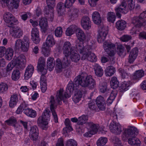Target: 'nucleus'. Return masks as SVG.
<instances>
[{
  "instance_id": "obj_1",
  "label": "nucleus",
  "mask_w": 146,
  "mask_h": 146,
  "mask_svg": "<svg viewBox=\"0 0 146 146\" xmlns=\"http://www.w3.org/2000/svg\"><path fill=\"white\" fill-rule=\"evenodd\" d=\"M73 86L72 83H69L66 88V91L64 93L63 89L61 88L57 92L56 99H55L52 96H51L49 98L50 110L55 123L58 122V119L55 110L58 104H61L62 100H64L65 98H68L70 97V93L73 90Z\"/></svg>"
},
{
  "instance_id": "obj_2",
  "label": "nucleus",
  "mask_w": 146,
  "mask_h": 146,
  "mask_svg": "<svg viewBox=\"0 0 146 146\" xmlns=\"http://www.w3.org/2000/svg\"><path fill=\"white\" fill-rule=\"evenodd\" d=\"M138 132L136 128L130 127L124 130L122 135V139L126 141L128 139V142L132 146H140L141 142L139 139L135 137Z\"/></svg>"
},
{
  "instance_id": "obj_3",
  "label": "nucleus",
  "mask_w": 146,
  "mask_h": 146,
  "mask_svg": "<svg viewBox=\"0 0 146 146\" xmlns=\"http://www.w3.org/2000/svg\"><path fill=\"white\" fill-rule=\"evenodd\" d=\"M75 85L77 87L80 85L83 87H88L90 89L95 88L96 86L95 81L91 76H87L86 74L82 73L74 79Z\"/></svg>"
},
{
  "instance_id": "obj_4",
  "label": "nucleus",
  "mask_w": 146,
  "mask_h": 146,
  "mask_svg": "<svg viewBox=\"0 0 146 146\" xmlns=\"http://www.w3.org/2000/svg\"><path fill=\"white\" fill-rule=\"evenodd\" d=\"M45 64V58L44 57H40L38 59L37 68L38 72L42 74L40 83L41 90L43 93L45 92L47 88L46 78L45 76L47 72Z\"/></svg>"
},
{
  "instance_id": "obj_5",
  "label": "nucleus",
  "mask_w": 146,
  "mask_h": 146,
  "mask_svg": "<svg viewBox=\"0 0 146 146\" xmlns=\"http://www.w3.org/2000/svg\"><path fill=\"white\" fill-rule=\"evenodd\" d=\"M83 44L82 43L77 46L78 50L80 54H82V59L88 60L91 62H96L97 61V58L95 54L91 52L92 46L87 44L84 46Z\"/></svg>"
},
{
  "instance_id": "obj_6",
  "label": "nucleus",
  "mask_w": 146,
  "mask_h": 146,
  "mask_svg": "<svg viewBox=\"0 0 146 146\" xmlns=\"http://www.w3.org/2000/svg\"><path fill=\"white\" fill-rule=\"evenodd\" d=\"M26 62L25 56L21 54L17 57L15 56L13 60L7 65L6 68V71L8 72L11 71L14 67L21 68L24 66Z\"/></svg>"
},
{
  "instance_id": "obj_7",
  "label": "nucleus",
  "mask_w": 146,
  "mask_h": 146,
  "mask_svg": "<svg viewBox=\"0 0 146 146\" xmlns=\"http://www.w3.org/2000/svg\"><path fill=\"white\" fill-rule=\"evenodd\" d=\"M144 18H146V11L141 13L139 17H135L132 18L131 23L134 26L130 31V33L131 35L136 34L137 31H139V28L144 25L142 22Z\"/></svg>"
},
{
  "instance_id": "obj_8",
  "label": "nucleus",
  "mask_w": 146,
  "mask_h": 146,
  "mask_svg": "<svg viewBox=\"0 0 146 146\" xmlns=\"http://www.w3.org/2000/svg\"><path fill=\"white\" fill-rule=\"evenodd\" d=\"M55 41L53 36L49 35L45 42H44L41 48L42 52L45 56H48L50 54L51 48L55 44Z\"/></svg>"
},
{
  "instance_id": "obj_9",
  "label": "nucleus",
  "mask_w": 146,
  "mask_h": 146,
  "mask_svg": "<svg viewBox=\"0 0 146 146\" xmlns=\"http://www.w3.org/2000/svg\"><path fill=\"white\" fill-rule=\"evenodd\" d=\"M72 48H73V50L75 49L74 47L71 46L70 42L67 41L64 42L62 46L63 53L64 55L63 58V61L66 65L68 66L70 64L69 57Z\"/></svg>"
},
{
  "instance_id": "obj_10",
  "label": "nucleus",
  "mask_w": 146,
  "mask_h": 146,
  "mask_svg": "<svg viewBox=\"0 0 146 146\" xmlns=\"http://www.w3.org/2000/svg\"><path fill=\"white\" fill-rule=\"evenodd\" d=\"M50 113L49 111L45 110L44 111L42 116L38 119V125L43 129H46L48 127V122L50 120Z\"/></svg>"
},
{
  "instance_id": "obj_11",
  "label": "nucleus",
  "mask_w": 146,
  "mask_h": 146,
  "mask_svg": "<svg viewBox=\"0 0 146 146\" xmlns=\"http://www.w3.org/2000/svg\"><path fill=\"white\" fill-rule=\"evenodd\" d=\"M47 8L44 9V15L48 19L52 21L54 17V7L55 6V0H46Z\"/></svg>"
},
{
  "instance_id": "obj_12",
  "label": "nucleus",
  "mask_w": 146,
  "mask_h": 146,
  "mask_svg": "<svg viewBox=\"0 0 146 146\" xmlns=\"http://www.w3.org/2000/svg\"><path fill=\"white\" fill-rule=\"evenodd\" d=\"M29 45V38L27 37H25L21 40L17 39L15 44L14 48L16 50H21L23 52H27Z\"/></svg>"
},
{
  "instance_id": "obj_13",
  "label": "nucleus",
  "mask_w": 146,
  "mask_h": 146,
  "mask_svg": "<svg viewBox=\"0 0 146 146\" xmlns=\"http://www.w3.org/2000/svg\"><path fill=\"white\" fill-rule=\"evenodd\" d=\"M3 19L9 27H12L14 25H17L19 23L18 20L9 12H6L4 13Z\"/></svg>"
},
{
  "instance_id": "obj_14",
  "label": "nucleus",
  "mask_w": 146,
  "mask_h": 146,
  "mask_svg": "<svg viewBox=\"0 0 146 146\" xmlns=\"http://www.w3.org/2000/svg\"><path fill=\"white\" fill-rule=\"evenodd\" d=\"M20 0H0L3 7L6 5L9 8L17 9L19 7Z\"/></svg>"
},
{
  "instance_id": "obj_15",
  "label": "nucleus",
  "mask_w": 146,
  "mask_h": 146,
  "mask_svg": "<svg viewBox=\"0 0 146 146\" xmlns=\"http://www.w3.org/2000/svg\"><path fill=\"white\" fill-rule=\"evenodd\" d=\"M103 46L105 50L110 56L114 55L116 50L115 45L109 41H106L103 43Z\"/></svg>"
},
{
  "instance_id": "obj_16",
  "label": "nucleus",
  "mask_w": 146,
  "mask_h": 146,
  "mask_svg": "<svg viewBox=\"0 0 146 146\" xmlns=\"http://www.w3.org/2000/svg\"><path fill=\"white\" fill-rule=\"evenodd\" d=\"M72 83L73 84V90L71 93H72L74 90H76L74 95L73 96L72 98V100L74 102L76 103H78L81 100V98L82 96V92L79 90H78V89L79 88V86L77 85V87H76V85H75V81H74V83H73L72 82H70L68 83Z\"/></svg>"
},
{
  "instance_id": "obj_17",
  "label": "nucleus",
  "mask_w": 146,
  "mask_h": 146,
  "mask_svg": "<svg viewBox=\"0 0 146 146\" xmlns=\"http://www.w3.org/2000/svg\"><path fill=\"white\" fill-rule=\"evenodd\" d=\"M122 2L121 4L118 7H117L115 9V11L116 15L118 18L121 17V13L124 14H126L128 11L129 7L126 6V3L125 2L121 1Z\"/></svg>"
},
{
  "instance_id": "obj_18",
  "label": "nucleus",
  "mask_w": 146,
  "mask_h": 146,
  "mask_svg": "<svg viewBox=\"0 0 146 146\" xmlns=\"http://www.w3.org/2000/svg\"><path fill=\"white\" fill-rule=\"evenodd\" d=\"M10 30V33L11 35L15 38H20L23 35V32L22 29L14 25L12 27Z\"/></svg>"
},
{
  "instance_id": "obj_19",
  "label": "nucleus",
  "mask_w": 146,
  "mask_h": 146,
  "mask_svg": "<svg viewBox=\"0 0 146 146\" xmlns=\"http://www.w3.org/2000/svg\"><path fill=\"white\" fill-rule=\"evenodd\" d=\"M108 33L107 31L104 27H100L97 35V40L99 43L102 42L106 39Z\"/></svg>"
},
{
  "instance_id": "obj_20",
  "label": "nucleus",
  "mask_w": 146,
  "mask_h": 146,
  "mask_svg": "<svg viewBox=\"0 0 146 146\" xmlns=\"http://www.w3.org/2000/svg\"><path fill=\"white\" fill-rule=\"evenodd\" d=\"M109 128L111 132L117 135L120 134L122 131L121 125L114 121H112L110 123Z\"/></svg>"
},
{
  "instance_id": "obj_21",
  "label": "nucleus",
  "mask_w": 146,
  "mask_h": 146,
  "mask_svg": "<svg viewBox=\"0 0 146 146\" xmlns=\"http://www.w3.org/2000/svg\"><path fill=\"white\" fill-rule=\"evenodd\" d=\"M31 39L33 42L38 44L40 41L39 37V31L37 28L34 27L32 29L31 32Z\"/></svg>"
},
{
  "instance_id": "obj_22",
  "label": "nucleus",
  "mask_w": 146,
  "mask_h": 146,
  "mask_svg": "<svg viewBox=\"0 0 146 146\" xmlns=\"http://www.w3.org/2000/svg\"><path fill=\"white\" fill-rule=\"evenodd\" d=\"M96 102L98 108L100 110L104 111L105 110L106 105L104 97L101 96H99L97 98Z\"/></svg>"
},
{
  "instance_id": "obj_23",
  "label": "nucleus",
  "mask_w": 146,
  "mask_h": 146,
  "mask_svg": "<svg viewBox=\"0 0 146 146\" xmlns=\"http://www.w3.org/2000/svg\"><path fill=\"white\" fill-rule=\"evenodd\" d=\"M81 25L84 29L88 30L91 27V22L88 17H83L81 21Z\"/></svg>"
},
{
  "instance_id": "obj_24",
  "label": "nucleus",
  "mask_w": 146,
  "mask_h": 146,
  "mask_svg": "<svg viewBox=\"0 0 146 146\" xmlns=\"http://www.w3.org/2000/svg\"><path fill=\"white\" fill-rule=\"evenodd\" d=\"M19 97H21V96L19 93H14L12 95L9 103V106L10 108H13L16 106Z\"/></svg>"
},
{
  "instance_id": "obj_25",
  "label": "nucleus",
  "mask_w": 146,
  "mask_h": 146,
  "mask_svg": "<svg viewBox=\"0 0 146 146\" xmlns=\"http://www.w3.org/2000/svg\"><path fill=\"white\" fill-rule=\"evenodd\" d=\"M78 10L74 7L69 9L67 12L68 19L70 20L76 19L78 17Z\"/></svg>"
},
{
  "instance_id": "obj_26",
  "label": "nucleus",
  "mask_w": 146,
  "mask_h": 146,
  "mask_svg": "<svg viewBox=\"0 0 146 146\" xmlns=\"http://www.w3.org/2000/svg\"><path fill=\"white\" fill-rule=\"evenodd\" d=\"M76 50L75 49L73 50V48L71 49V52H70V54L69 56V60L70 58L71 59V60L74 62H78L80 58V56L78 53H77V52L78 51L77 48Z\"/></svg>"
},
{
  "instance_id": "obj_27",
  "label": "nucleus",
  "mask_w": 146,
  "mask_h": 146,
  "mask_svg": "<svg viewBox=\"0 0 146 146\" xmlns=\"http://www.w3.org/2000/svg\"><path fill=\"white\" fill-rule=\"evenodd\" d=\"M34 70V66L32 65H29L26 68L24 78L25 80H27L32 76Z\"/></svg>"
},
{
  "instance_id": "obj_28",
  "label": "nucleus",
  "mask_w": 146,
  "mask_h": 146,
  "mask_svg": "<svg viewBox=\"0 0 146 146\" xmlns=\"http://www.w3.org/2000/svg\"><path fill=\"white\" fill-rule=\"evenodd\" d=\"M138 50L137 48L132 49L130 53L128 60L129 63H132L136 58L138 55Z\"/></svg>"
},
{
  "instance_id": "obj_29",
  "label": "nucleus",
  "mask_w": 146,
  "mask_h": 146,
  "mask_svg": "<svg viewBox=\"0 0 146 146\" xmlns=\"http://www.w3.org/2000/svg\"><path fill=\"white\" fill-rule=\"evenodd\" d=\"M38 131L36 126H34L31 128L29 136L31 139L33 141H36L38 139Z\"/></svg>"
},
{
  "instance_id": "obj_30",
  "label": "nucleus",
  "mask_w": 146,
  "mask_h": 146,
  "mask_svg": "<svg viewBox=\"0 0 146 146\" xmlns=\"http://www.w3.org/2000/svg\"><path fill=\"white\" fill-rule=\"evenodd\" d=\"M144 72L143 70H139L136 71L131 78V80L133 83H135L140 78L143 77Z\"/></svg>"
},
{
  "instance_id": "obj_31",
  "label": "nucleus",
  "mask_w": 146,
  "mask_h": 146,
  "mask_svg": "<svg viewBox=\"0 0 146 146\" xmlns=\"http://www.w3.org/2000/svg\"><path fill=\"white\" fill-rule=\"evenodd\" d=\"M76 36L78 39L80 41L79 43L76 45V48H77V46L78 45L80 44L83 43V45L84 46V43L83 42L86 39V35L83 31L81 29H77L76 33Z\"/></svg>"
},
{
  "instance_id": "obj_32",
  "label": "nucleus",
  "mask_w": 146,
  "mask_h": 146,
  "mask_svg": "<svg viewBox=\"0 0 146 146\" xmlns=\"http://www.w3.org/2000/svg\"><path fill=\"white\" fill-rule=\"evenodd\" d=\"M28 105L27 104L25 109H24V113L27 116L31 118H35L37 115L36 111L28 107Z\"/></svg>"
},
{
  "instance_id": "obj_33",
  "label": "nucleus",
  "mask_w": 146,
  "mask_h": 146,
  "mask_svg": "<svg viewBox=\"0 0 146 146\" xmlns=\"http://www.w3.org/2000/svg\"><path fill=\"white\" fill-rule=\"evenodd\" d=\"M39 25L41 28L42 31L45 33L48 29L46 19L44 18L41 19L39 21Z\"/></svg>"
},
{
  "instance_id": "obj_34",
  "label": "nucleus",
  "mask_w": 146,
  "mask_h": 146,
  "mask_svg": "<svg viewBox=\"0 0 146 146\" xmlns=\"http://www.w3.org/2000/svg\"><path fill=\"white\" fill-rule=\"evenodd\" d=\"M93 68L96 75L99 77L102 76L104 74V71L102 68L97 63H95L94 64Z\"/></svg>"
},
{
  "instance_id": "obj_35",
  "label": "nucleus",
  "mask_w": 146,
  "mask_h": 146,
  "mask_svg": "<svg viewBox=\"0 0 146 146\" xmlns=\"http://www.w3.org/2000/svg\"><path fill=\"white\" fill-rule=\"evenodd\" d=\"M65 7L62 2H59L57 5V11L59 16H63L65 14Z\"/></svg>"
},
{
  "instance_id": "obj_36",
  "label": "nucleus",
  "mask_w": 146,
  "mask_h": 146,
  "mask_svg": "<svg viewBox=\"0 0 146 146\" xmlns=\"http://www.w3.org/2000/svg\"><path fill=\"white\" fill-rule=\"evenodd\" d=\"M92 17L93 22L95 24L99 25L101 23L100 15L97 11H95L92 13Z\"/></svg>"
},
{
  "instance_id": "obj_37",
  "label": "nucleus",
  "mask_w": 146,
  "mask_h": 146,
  "mask_svg": "<svg viewBox=\"0 0 146 146\" xmlns=\"http://www.w3.org/2000/svg\"><path fill=\"white\" fill-rule=\"evenodd\" d=\"M89 127L88 128V130L92 131H95L96 133L98 131L101 132L102 133V131H103V129L99 127V125L97 124H94L92 122H90L88 123Z\"/></svg>"
},
{
  "instance_id": "obj_38",
  "label": "nucleus",
  "mask_w": 146,
  "mask_h": 146,
  "mask_svg": "<svg viewBox=\"0 0 146 146\" xmlns=\"http://www.w3.org/2000/svg\"><path fill=\"white\" fill-rule=\"evenodd\" d=\"M14 54L13 49L10 47L6 48L5 54V59L8 60H10L12 58Z\"/></svg>"
},
{
  "instance_id": "obj_39",
  "label": "nucleus",
  "mask_w": 146,
  "mask_h": 146,
  "mask_svg": "<svg viewBox=\"0 0 146 146\" xmlns=\"http://www.w3.org/2000/svg\"><path fill=\"white\" fill-rule=\"evenodd\" d=\"M77 29V27L75 25H72L66 29L65 33L67 36H70L73 34Z\"/></svg>"
},
{
  "instance_id": "obj_40",
  "label": "nucleus",
  "mask_w": 146,
  "mask_h": 146,
  "mask_svg": "<svg viewBox=\"0 0 146 146\" xmlns=\"http://www.w3.org/2000/svg\"><path fill=\"white\" fill-rule=\"evenodd\" d=\"M55 64L56 66V70L58 72H61L62 69L63 68V65L64 67L68 66L69 65H66L65 64H64L63 60H62V62L61 60L59 58H58L56 60L55 62Z\"/></svg>"
},
{
  "instance_id": "obj_41",
  "label": "nucleus",
  "mask_w": 146,
  "mask_h": 146,
  "mask_svg": "<svg viewBox=\"0 0 146 146\" xmlns=\"http://www.w3.org/2000/svg\"><path fill=\"white\" fill-rule=\"evenodd\" d=\"M115 72V68L112 66L107 67L104 71L105 74L107 76H112Z\"/></svg>"
},
{
  "instance_id": "obj_42",
  "label": "nucleus",
  "mask_w": 146,
  "mask_h": 146,
  "mask_svg": "<svg viewBox=\"0 0 146 146\" xmlns=\"http://www.w3.org/2000/svg\"><path fill=\"white\" fill-rule=\"evenodd\" d=\"M115 25L117 29L122 31L126 27V22L123 20L118 21L116 23Z\"/></svg>"
},
{
  "instance_id": "obj_43",
  "label": "nucleus",
  "mask_w": 146,
  "mask_h": 146,
  "mask_svg": "<svg viewBox=\"0 0 146 146\" xmlns=\"http://www.w3.org/2000/svg\"><path fill=\"white\" fill-rule=\"evenodd\" d=\"M64 123L66 126V127L63 129L64 133H68L72 130L73 129L70 125V122L69 119L66 118L65 119Z\"/></svg>"
},
{
  "instance_id": "obj_44",
  "label": "nucleus",
  "mask_w": 146,
  "mask_h": 146,
  "mask_svg": "<svg viewBox=\"0 0 146 146\" xmlns=\"http://www.w3.org/2000/svg\"><path fill=\"white\" fill-rule=\"evenodd\" d=\"M110 84L111 87L113 89H115L119 86V82L117 77L113 76L111 79Z\"/></svg>"
},
{
  "instance_id": "obj_45",
  "label": "nucleus",
  "mask_w": 146,
  "mask_h": 146,
  "mask_svg": "<svg viewBox=\"0 0 146 146\" xmlns=\"http://www.w3.org/2000/svg\"><path fill=\"white\" fill-rule=\"evenodd\" d=\"M116 95L117 93L115 91H113L111 92L110 96L106 101L108 105H109L111 104L115 98Z\"/></svg>"
},
{
  "instance_id": "obj_46",
  "label": "nucleus",
  "mask_w": 146,
  "mask_h": 146,
  "mask_svg": "<svg viewBox=\"0 0 146 146\" xmlns=\"http://www.w3.org/2000/svg\"><path fill=\"white\" fill-rule=\"evenodd\" d=\"M21 73L20 71L17 69L14 70L12 72L11 78L13 80L16 81L20 78Z\"/></svg>"
},
{
  "instance_id": "obj_47",
  "label": "nucleus",
  "mask_w": 146,
  "mask_h": 146,
  "mask_svg": "<svg viewBox=\"0 0 146 146\" xmlns=\"http://www.w3.org/2000/svg\"><path fill=\"white\" fill-rule=\"evenodd\" d=\"M108 141L107 138L104 137H102L98 139L96 141V144L97 146H103Z\"/></svg>"
},
{
  "instance_id": "obj_48",
  "label": "nucleus",
  "mask_w": 146,
  "mask_h": 146,
  "mask_svg": "<svg viewBox=\"0 0 146 146\" xmlns=\"http://www.w3.org/2000/svg\"><path fill=\"white\" fill-rule=\"evenodd\" d=\"M107 20L109 22L113 23L115 20L116 16L115 13L113 12H109L107 15Z\"/></svg>"
},
{
  "instance_id": "obj_49",
  "label": "nucleus",
  "mask_w": 146,
  "mask_h": 146,
  "mask_svg": "<svg viewBox=\"0 0 146 146\" xmlns=\"http://www.w3.org/2000/svg\"><path fill=\"white\" fill-rule=\"evenodd\" d=\"M117 52L120 56H124L126 55L124 47L121 44L119 45L117 47Z\"/></svg>"
},
{
  "instance_id": "obj_50",
  "label": "nucleus",
  "mask_w": 146,
  "mask_h": 146,
  "mask_svg": "<svg viewBox=\"0 0 146 146\" xmlns=\"http://www.w3.org/2000/svg\"><path fill=\"white\" fill-rule=\"evenodd\" d=\"M8 88V86L5 82L0 83V94H3L6 92Z\"/></svg>"
},
{
  "instance_id": "obj_51",
  "label": "nucleus",
  "mask_w": 146,
  "mask_h": 146,
  "mask_svg": "<svg viewBox=\"0 0 146 146\" xmlns=\"http://www.w3.org/2000/svg\"><path fill=\"white\" fill-rule=\"evenodd\" d=\"M88 119V117L87 115H83L78 117V124L80 125H83L86 123Z\"/></svg>"
},
{
  "instance_id": "obj_52",
  "label": "nucleus",
  "mask_w": 146,
  "mask_h": 146,
  "mask_svg": "<svg viewBox=\"0 0 146 146\" xmlns=\"http://www.w3.org/2000/svg\"><path fill=\"white\" fill-rule=\"evenodd\" d=\"M26 106L27 104L25 102L22 103L17 108L15 111L16 113L17 114H21L23 111H24V109H25Z\"/></svg>"
},
{
  "instance_id": "obj_53",
  "label": "nucleus",
  "mask_w": 146,
  "mask_h": 146,
  "mask_svg": "<svg viewBox=\"0 0 146 146\" xmlns=\"http://www.w3.org/2000/svg\"><path fill=\"white\" fill-rule=\"evenodd\" d=\"M17 123V120L14 117L10 118L8 120L5 121V123L8 125H12L15 127V125Z\"/></svg>"
},
{
  "instance_id": "obj_54",
  "label": "nucleus",
  "mask_w": 146,
  "mask_h": 146,
  "mask_svg": "<svg viewBox=\"0 0 146 146\" xmlns=\"http://www.w3.org/2000/svg\"><path fill=\"white\" fill-rule=\"evenodd\" d=\"M99 89L101 92L102 93L105 92L107 89L106 83L104 82H100L99 84Z\"/></svg>"
},
{
  "instance_id": "obj_55",
  "label": "nucleus",
  "mask_w": 146,
  "mask_h": 146,
  "mask_svg": "<svg viewBox=\"0 0 146 146\" xmlns=\"http://www.w3.org/2000/svg\"><path fill=\"white\" fill-rule=\"evenodd\" d=\"M119 71L120 75L123 78H128L130 76L129 74L128 73L123 69L120 68Z\"/></svg>"
},
{
  "instance_id": "obj_56",
  "label": "nucleus",
  "mask_w": 146,
  "mask_h": 146,
  "mask_svg": "<svg viewBox=\"0 0 146 146\" xmlns=\"http://www.w3.org/2000/svg\"><path fill=\"white\" fill-rule=\"evenodd\" d=\"M62 28L60 27H57L55 31V35L57 37H60L62 34Z\"/></svg>"
},
{
  "instance_id": "obj_57",
  "label": "nucleus",
  "mask_w": 146,
  "mask_h": 146,
  "mask_svg": "<svg viewBox=\"0 0 146 146\" xmlns=\"http://www.w3.org/2000/svg\"><path fill=\"white\" fill-rule=\"evenodd\" d=\"M131 84L129 81L128 82L125 81L122 82L121 86L122 89L124 91H127L129 89L128 88L130 86Z\"/></svg>"
},
{
  "instance_id": "obj_58",
  "label": "nucleus",
  "mask_w": 146,
  "mask_h": 146,
  "mask_svg": "<svg viewBox=\"0 0 146 146\" xmlns=\"http://www.w3.org/2000/svg\"><path fill=\"white\" fill-rule=\"evenodd\" d=\"M66 146H77V142L73 139L68 140L66 143Z\"/></svg>"
},
{
  "instance_id": "obj_59",
  "label": "nucleus",
  "mask_w": 146,
  "mask_h": 146,
  "mask_svg": "<svg viewBox=\"0 0 146 146\" xmlns=\"http://www.w3.org/2000/svg\"><path fill=\"white\" fill-rule=\"evenodd\" d=\"M132 38L131 36L125 35L122 36L121 37L120 39L121 41L123 42H128Z\"/></svg>"
},
{
  "instance_id": "obj_60",
  "label": "nucleus",
  "mask_w": 146,
  "mask_h": 146,
  "mask_svg": "<svg viewBox=\"0 0 146 146\" xmlns=\"http://www.w3.org/2000/svg\"><path fill=\"white\" fill-rule=\"evenodd\" d=\"M127 1L129 9L132 10L134 8L135 0H126L125 2Z\"/></svg>"
},
{
  "instance_id": "obj_61",
  "label": "nucleus",
  "mask_w": 146,
  "mask_h": 146,
  "mask_svg": "<svg viewBox=\"0 0 146 146\" xmlns=\"http://www.w3.org/2000/svg\"><path fill=\"white\" fill-rule=\"evenodd\" d=\"M75 1L76 0H66L65 7L69 8L73 5Z\"/></svg>"
},
{
  "instance_id": "obj_62",
  "label": "nucleus",
  "mask_w": 146,
  "mask_h": 146,
  "mask_svg": "<svg viewBox=\"0 0 146 146\" xmlns=\"http://www.w3.org/2000/svg\"><path fill=\"white\" fill-rule=\"evenodd\" d=\"M31 17L32 16L31 14L30 13H21V17L23 20L25 21L27 19L28 16Z\"/></svg>"
},
{
  "instance_id": "obj_63",
  "label": "nucleus",
  "mask_w": 146,
  "mask_h": 146,
  "mask_svg": "<svg viewBox=\"0 0 146 146\" xmlns=\"http://www.w3.org/2000/svg\"><path fill=\"white\" fill-rule=\"evenodd\" d=\"M30 84L33 90H35L37 86V83L35 80L31 79Z\"/></svg>"
},
{
  "instance_id": "obj_64",
  "label": "nucleus",
  "mask_w": 146,
  "mask_h": 146,
  "mask_svg": "<svg viewBox=\"0 0 146 146\" xmlns=\"http://www.w3.org/2000/svg\"><path fill=\"white\" fill-rule=\"evenodd\" d=\"M95 134H96L95 131L94 130L92 131H91L89 130L88 131L85 133L84 134V136L86 137H90L92 136V135H93Z\"/></svg>"
}]
</instances>
